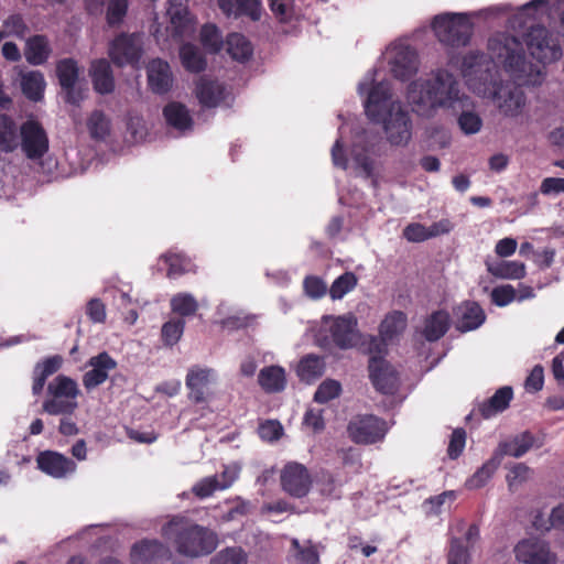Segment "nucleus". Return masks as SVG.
Returning <instances> with one entry per match:
<instances>
[{"instance_id": "obj_63", "label": "nucleus", "mask_w": 564, "mask_h": 564, "mask_svg": "<svg viewBox=\"0 0 564 564\" xmlns=\"http://www.w3.org/2000/svg\"><path fill=\"white\" fill-rule=\"evenodd\" d=\"M517 293L512 285H502L495 288L491 292L492 302L498 306H506L516 300Z\"/></svg>"}, {"instance_id": "obj_25", "label": "nucleus", "mask_w": 564, "mask_h": 564, "mask_svg": "<svg viewBox=\"0 0 564 564\" xmlns=\"http://www.w3.org/2000/svg\"><path fill=\"white\" fill-rule=\"evenodd\" d=\"M195 95L204 107H217L226 99L227 90L218 80L204 76L196 82Z\"/></svg>"}, {"instance_id": "obj_52", "label": "nucleus", "mask_w": 564, "mask_h": 564, "mask_svg": "<svg viewBox=\"0 0 564 564\" xmlns=\"http://www.w3.org/2000/svg\"><path fill=\"white\" fill-rule=\"evenodd\" d=\"M185 322L181 318L171 319L162 326V339L165 345L173 346L182 337Z\"/></svg>"}, {"instance_id": "obj_41", "label": "nucleus", "mask_w": 564, "mask_h": 564, "mask_svg": "<svg viewBox=\"0 0 564 564\" xmlns=\"http://www.w3.org/2000/svg\"><path fill=\"white\" fill-rule=\"evenodd\" d=\"M488 271L500 279L519 280L525 276V265L519 261L488 263Z\"/></svg>"}, {"instance_id": "obj_31", "label": "nucleus", "mask_w": 564, "mask_h": 564, "mask_svg": "<svg viewBox=\"0 0 564 564\" xmlns=\"http://www.w3.org/2000/svg\"><path fill=\"white\" fill-rule=\"evenodd\" d=\"M258 381L264 391L270 393L280 392L286 386L285 371L280 366L264 367L259 372Z\"/></svg>"}, {"instance_id": "obj_27", "label": "nucleus", "mask_w": 564, "mask_h": 564, "mask_svg": "<svg viewBox=\"0 0 564 564\" xmlns=\"http://www.w3.org/2000/svg\"><path fill=\"white\" fill-rule=\"evenodd\" d=\"M163 115L166 123L181 133L192 130L193 118L186 108L181 102L172 101L163 109Z\"/></svg>"}, {"instance_id": "obj_26", "label": "nucleus", "mask_w": 564, "mask_h": 564, "mask_svg": "<svg viewBox=\"0 0 564 564\" xmlns=\"http://www.w3.org/2000/svg\"><path fill=\"white\" fill-rule=\"evenodd\" d=\"M37 468L53 478L65 477L69 469L68 458L55 451H44L36 456Z\"/></svg>"}, {"instance_id": "obj_8", "label": "nucleus", "mask_w": 564, "mask_h": 564, "mask_svg": "<svg viewBox=\"0 0 564 564\" xmlns=\"http://www.w3.org/2000/svg\"><path fill=\"white\" fill-rule=\"evenodd\" d=\"M382 58L391 75L400 80L413 77L420 68L417 52L403 41H395L388 45Z\"/></svg>"}, {"instance_id": "obj_16", "label": "nucleus", "mask_w": 564, "mask_h": 564, "mask_svg": "<svg viewBox=\"0 0 564 564\" xmlns=\"http://www.w3.org/2000/svg\"><path fill=\"white\" fill-rule=\"evenodd\" d=\"M377 137L368 131L357 132L350 150L351 162L357 173L364 177H372L375 162L368 156L373 149Z\"/></svg>"}, {"instance_id": "obj_48", "label": "nucleus", "mask_w": 564, "mask_h": 564, "mask_svg": "<svg viewBox=\"0 0 564 564\" xmlns=\"http://www.w3.org/2000/svg\"><path fill=\"white\" fill-rule=\"evenodd\" d=\"M462 113L458 117V126L465 134H476L481 130L482 119L480 116L468 108L460 109Z\"/></svg>"}, {"instance_id": "obj_62", "label": "nucleus", "mask_w": 564, "mask_h": 564, "mask_svg": "<svg viewBox=\"0 0 564 564\" xmlns=\"http://www.w3.org/2000/svg\"><path fill=\"white\" fill-rule=\"evenodd\" d=\"M544 384V369L542 366L536 365L533 367L524 381V389L530 393H535L543 388Z\"/></svg>"}, {"instance_id": "obj_29", "label": "nucleus", "mask_w": 564, "mask_h": 564, "mask_svg": "<svg viewBox=\"0 0 564 564\" xmlns=\"http://www.w3.org/2000/svg\"><path fill=\"white\" fill-rule=\"evenodd\" d=\"M20 86L26 98L39 101L43 97L46 83L41 72L29 70L20 74Z\"/></svg>"}, {"instance_id": "obj_2", "label": "nucleus", "mask_w": 564, "mask_h": 564, "mask_svg": "<svg viewBox=\"0 0 564 564\" xmlns=\"http://www.w3.org/2000/svg\"><path fill=\"white\" fill-rule=\"evenodd\" d=\"M460 74L468 88L479 97L494 101L499 112L507 118H523L527 97L520 85L502 83L491 70L484 55L467 53L460 63Z\"/></svg>"}, {"instance_id": "obj_64", "label": "nucleus", "mask_w": 564, "mask_h": 564, "mask_svg": "<svg viewBox=\"0 0 564 564\" xmlns=\"http://www.w3.org/2000/svg\"><path fill=\"white\" fill-rule=\"evenodd\" d=\"M241 465L238 463H230L224 467V470L218 476L219 487L225 490L229 488L239 477Z\"/></svg>"}, {"instance_id": "obj_33", "label": "nucleus", "mask_w": 564, "mask_h": 564, "mask_svg": "<svg viewBox=\"0 0 564 564\" xmlns=\"http://www.w3.org/2000/svg\"><path fill=\"white\" fill-rule=\"evenodd\" d=\"M62 358L53 356L40 361L35 365L33 370V386L32 391L34 394L42 392L46 379L55 373L62 367Z\"/></svg>"}, {"instance_id": "obj_39", "label": "nucleus", "mask_w": 564, "mask_h": 564, "mask_svg": "<svg viewBox=\"0 0 564 564\" xmlns=\"http://www.w3.org/2000/svg\"><path fill=\"white\" fill-rule=\"evenodd\" d=\"M26 61L32 65H41L50 56V46L47 40L42 35H35L26 41L24 51Z\"/></svg>"}, {"instance_id": "obj_51", "label": "nucleus", "mask_w": 564, "mask_h": 564, "mask_svg": "<svg viewBox=\"0 0 564 564\" xmlns=\"http://www.w3.org/2000/svg\"><path fill=\"white\" fill-rule=\"evenodd\" d=\"M269 7L274 17L281 22H288L299 15L291 0H269Z\"/></svg>"}, {"instance_id": "obj_46", "label": "nucleus", "mask_w": 564, "mask_h": 564, "mask_svg": "<svg viewBox=\"0 0 564 564\" xmlns=\"http://www.w3.org/2000/svg\"><path fill=\"white\" fill-rule=\"evenodd\" d=\"M171 308L181 316H189L196 313L198 303L189 293H177L171 299Z\"/></svg>"}, {"instance_id": "obj_13", "label": "nucleus", "mask_w": 564, "mask_h": 564, "mask_svg": "<svg viewBox=\"0 0 564 564\" xmlns=\"http://www.w3.org/2000/svg\"><path fill=\"white\" fill-rule=\"evenodd\" d=\"M389 427L387 423L373 415H364L352 419L347 433L350 440L357 444H373L383 440Z\"/></svg>"}, {"instance_id": "obj_15", "label": "nucleus", "mask_w": 564, "mask_h": 564, "mask_svg": "<svg viewBox=\"0 0 564 564\" xmlns=\"http://www.w3.org/2000/svg\"><path fill=\"white\" fill-rule=\"evenodd\" d=\"M22 151L30 160H40L48 150V139L35 120L25 121L20 128Z\"/></svg>"}, {"instance_id": "obj_34", "label": "nucleus", "mask_w": 564, "mask_h": 564, "mask_svg": "<svg viewBox=\"0 0 564 564\" xmlns=\"http://www.w3.org/2000/svg\"><path fill=\"white\" fill-rule=\"evenodd\" d=\"M512 389L502 387L482 404L479 405V412L485 419H489L499 412L506 410L512 399Z\"/></svg>"}, {"instance_id": "obj_28", "label": "nucleus", "mask_w": 564, "mask_h": 564, "mask_svg": "<svg viewBox=\"0 0 564 564\" xmlns=\"http://www.w3.org/2000/svg\"><path fill=\"white\" fill-rule=\"evenodd\" d=\"M456 315L458 317L457 328L462 332L476 329L485 321L484 311L475 302H466L458 306Z\"/></svg>"}, {"instance_id": "obj_4", "label": "nucleus", "mask_w": 564, "mask_h": 564, "mask_svg": "<svg viewBox=\"0 0 564 564\" xmlns=\"http://www.w3.org/2000/svg\"><path fill=\"white\" fill-rule=\"evenodd\" d=\"M487 50L490 59L484 53H474L485 56L491 64L494 74L497 75L496 67L500 65L522 85L535 86L543 82L542 67L525 62L522 43L514 35L507 32L495 33L488 40Z\"/></svg>"}, {"instance_id": "obj_57", "label": "nucleus", "mask_w": 564, "mask_h": 564, "mask_svg": "<svg viewBox=\"0 0 564 564\" xmlns=\"http://www.w3.org/2000/svg\"><path fill=\"white\" fill-rule=\"evenodd\" d=\"M128 10V0H109L107 7V22L117 25L122 22Z\"/></svg>"}, {"instance_id": "obj_23", "label": "nucleus", "mask_w": 564, "mask_h": 564, "mask_svg": "<svg viewBox=\"0 0 564 564\" xmlns=\"http://www.w3.org/2000/svg\"><path fill=\"white\" fill-rule=\"evenodd\" d=\"M148 83L151 90L162 95L170 91L173 85V74L167 62L155 58L147 66Z\"/></svg>"}, {"instance_id": "obj_5", "label": "nucleus", "mask_w": 564, "mask_h": 564, "mask_svg": "<svg viewBox=\"0 0 564 564\" xmlns=\"http://www.w3.org/2000/svg\"><path fill=\"white\" fill-rule=\"evenodd\" d=\"M162 535L178 555L187 558L208 555L218 545V538L213 531L180 517L162 528Z\"/></svg>"}, {"instance_id": "obj_32", "label": "nucleus", "mask_w": 564, "mask_h": 564, "mask_svg": "<svg viewBox=\"0 0 564 564\" xmlns=\"http://www.w3.org/2000/svg\"><path fill=\"white\" fill-rule=\"evenodd\" d=\"M218 6L227 15H249L252 20L260 18L259 0H218Z\"/></svg>"}, {"instance_id": "obj_60", "label": "nucleus", "mask_w": 564, "mask_h": 564, "mask_svg": "<svg viewBox=\"0 0 564 564\" xmlns=\"http://www.w3.org/2000/svg\"><path fill=\"white\" fill-rule=\"evenodd\" d=\"M282 425L278 421L269 420L259 425L258 433L263 441L273 442L281 437Z\"/></svg>"}, {"instance_id": "obj_35", "label": "nucleus", "mask_w": 564, "mask_h": 564, "mask_svg": "<svg viewBox=\"0 0 564 564\" xmlns=\"http://www.w3.org/2000/svg\"><path fill=\"white\" fill-rule=\"evenodd\" d=\"M180 58L183 67L191 73H200L207 65L202 51L191 43H185L180 47Z\"/></svg>"}, {"instance_id": "obj_37", "label": "nucleus", "mask_w": 564, "mask_h": 564, "mask_svg": "<svg viewBox=\"0 0 564 564\" xmlns=\"http://www.w3.org/2000/svg\"><path fill=\"white\" fill-rule=\"evenodd\" d=\"M324 360L315 355H307L302 358L296 368L299 378L307 383H311L319 378L324 373Z\"/></svg>"}, {"instance_id": "obj_3", "label": "nucleus", "mask_w": 564, "mask_h": 564, "mask_svg": "<svg viewBox=\"0 0 564 564\" xmlns=\"http://www.w3.org/2000/svg\"><path fill=\"white\" fill-rule=\"evenodd\" d=\"M406 101L414 113L424 118L434 117L441 108L458 110L473 105L457 78L446 69H437L427 77L411 82L406 88Z\"/></svg>"}, {"instance_id": "obj_19", "label": "nucleus", "mask_w": 564, "mask_h": 564, "mask_svg": "<svg viewBox=\"0 0 564 564\" xmlns=\"http://www.w3.org/2000/svg\"><path fill=\"white\" fill-rule=\"evenodd\" d=\"M44 410L50 414H63L70 408V379L58 376L48 384V399Z\"/></svg>"}, {"instance_id": "obj_50", "label": "nucleus", "mask_w": 564, "mask_h": 564, "mask_svg": "<svg viewBox=\"0 0 564 564\" xmlns=\"http://www.w3.org/2000/svg\"><path fill=\"white\" fill-rule=\"evenodd\" d=\"M341 386L337 380L326 379L317 388L314 400L317 403H327L328 401L339 397Z\"/></svg>"}, {"instance_id": "obj_20", "label": "nucleus", "mask_w": 564, "mask_h": 564, "mask_svg": "<svg viewBox=\"0 0 564 564\" xmlns=\"http://www.w3.org/2000/svg\"><path fill=\"white\" fill-rule=\"evenodd\" d=\"M166 14L170 17L169 31L172 36L186 39L195 33V24L188 14L184 0H169Z\"/></svg>"}, {"instance_id": "obj_47", "label": "nucleus", "mask_w": 564, "mask_h": 564, "mask_svg": "<svg viewBox=\"0 0 564 564\" xmlns=\"http://www.w3.org/2000/svg\"><path fill=\"white\" fill-rule=\"evenodd\" d=\"M357 285V276L352 272H346L338 276L329 289L333 300H340Z\"/></svg>"}, {"instance_id": "obj_56", "label": "nucleus", "mask_w": 564, "mask_h": 564, "mask_svg": "<svg viewBox=\"0 0 564 564\" xmlns=\"http://www.w3.org/2000/svg\"><path fill=\"white\" fill-rule=\"evenodd\" d=\"M56 74L62 88L64 89L63 98L66 102H70V59L64 58L56 66Z\"/></svg>"}, {"instance_id": "obj_18", "label": "nucleus", "mask_w": 564, "mask_h": 564, "mask_svg": "<svg viewBox=\"0 0 564 564\" xmlns=\"http://www.w3.org/2000/svg\"><path fill=\"white\" fill-rule=\"evenodd\" d=\"M369 376L376 389L386 394H392L399 386L395 369L382 357L372 356L369 360Z\"/></svg>"}, {"instance_id": "obj_24", "label": "nucleus", "mask_w": 564, "mask_h": 564, "mask_svg": "<svg viewBox=\"0 0 564 564\" xmlns=\"http://www.w3.org/2000/svg\"><path fill=\"white\" fill-rule=\"evenodd\" d=\"M132 564H151L170 557V551L158 540H143L131 549Z\"/></svg>"}, {"instance_id": "obj_55", "label": "nucleus", "mask_w": 564, "mask_h": 564, "mask_svg": "<svg viewBox=\"0 0 564 564\" xmlns=\"http://www.w3.org/2000/svg\"><path fill=\"white\" fill-rule=\"evenodd\" d=\"M511 6L508 3H499L482 8L480 10L470 12L471 19H482L485 21L496 20L511 11Z\"/></svg>"}, {"instance_id": "obj_36", "label": "nucleus", "mask_w": 564, "mask_h": 564, "mask_svg": "<svg viewBox=\"0 0 564 564\" xmlns=\"http://www.w3.org/2000/svg\"><path fill=\"white\" fill-rule=\"evenodd\" d=\"M448 327V313L445 311H437L426 318L423 335L427 340L434 341L440 339L447 332Z\"/></svg>"}, {"instance_id": "obj_9", "label": "nucleus", "mask_w": 564, "mask_h": 564, "mask_svg": "<svg viewBox=\"0 0 564 564\" xmlns=\"http://www.w3.org/2000/svg\"><path fill=\"white\" fill-rule=\"evenodd\" d=\"M451 534L447 564H470V551L479 540L478 527L457 520Z\"/></svg>"}, {"instance_id": "obj_1", "label": "nucleus", "mask_w": 564, "mask_h": 564, "mask_svg": "<svg viewBox=\"0 0 564 564\" xmlns=\"http://www.w3.org/2000/svg\"><path fill=\"white\" fill-rule=\"evenodd\" d=\"M377 70L368 72L358 84L367 117L382 127L386 141L395 148L406 147L412 139L413 123L402 102L392 98L389 82L376 79Z\"/></svg>"}, {"instance_id": "obj_45", "label": "nucleus", "mask_w": 564, "mask_h": 564, "mask_svg": "<svg viewBox=\"0 0 564 564\" xmlns=\"http://www.w3.org/2000/svg\"><path fill=\"white\" fill-rule=\"evenodd\" d=\"M532 474V469L523 463L511 465L506 476L509 489L511 491L518 490V488L531 479Z\"/></svg>"}, {"instance_id": "obj_42", "label": "nucleus", "mask_w": 564, "mask_h": 564, "mask_svg": "<svg viewBox=\"0 0 564 564\" xmlns=\"http://www.w3.org/2000/svg\"><path fill=\"white\" fill-rule=\"evenodd\" d=\"M292 555L296 564H319V553L311 541L300 543L297 539H292Z\"/></svg>"}, {"instance_id": "obj_7", "label": "nucleus", "mask_w": 564, "mask_h": 564, "mask_svg": "<svg viewBox=\"0 0 564 564\" xmlns=\"http://www.w3.org/2000/svg\"><path fill=\"white\" fill-rule=\"evenodd\" d=\"M436 37L451 46H465L474 32L470 13H445L434 18L432 23Z\"/></svg>"}, {"instance_id": "obj_43", "label": "nucleus", "mask_w": 564, "mask_h": 564, "mask_svg": "<svg viewBox=\"0 0 564 564\" xmlns=\"http://www.w3.org/2000/svg\"><path fill=\"white\" fill-rule=\"evenodd\" d=\"M228 54L237 61H247L252 54L251 43L241 34L232 33L226 42Z\"/></svg>"}, {"instance_id": "obj_40", "label": "nucleus", "mask_w": 564, "mask_h": 564, "mask_svg": "<svg viewBox=\"0 0 564 564\" xmlns=\"http://www.w3.org/2000/svg\"><path fill=\"white\" fill-rule=\"evenodd\" d=\"M500 465L501 460L494 453L492 456L466 480V487L468 489H478L484 487Z\"/></svg>"}, {"instance_id": "obj_11", "label": "nucleus", "mask_w": 564, "mask_h": 564, "mask_svg": "<svg viewBox=\"0 0 564 564\" xmlns=\"http://www.w3.org/2000/svg\"><path fill=\"white\" fill-rule=\"evenodd\" d=\"M218 381V373L214 368L194 365L186 375L185 384L188 398L195 403L206 402L213 394V386Z\"/></svg>"}, {"instance_id": "obj_21", "label": "nucleus", "mask_w": 564, "mask_h": 564, "mask_svg": "<svg viewBox=\"0 0 564 564\" xmlns=\"http://www.w3.org/2000/svg\"><path fill=\"white\" fill-rule=\"evenodd\" d=\"M90 369L84 375L83 383L87 389H94L104 383L109 372L117 367L116 360L107 352H101L89 359Z\"/></svg>"}, {"instance_id": "obj_22", "label": "nucleus", "mask_w": 564, "mask_h": 564, "mask_svg": "<svg viewBox=\"0 0 564 564\" xmlns=\"http://www.w3.org/2000/svg\"><path fill=\"white\" fill-rule=\"evenodd\" d=\"M534 446L539 447L534 435L530 432H522L500 442L494 453L502 462L505 456L520 458Z\"/></svg>"}, {"instance_id": "obj_58", "label": "nucleus", "mask_w": 564, "mask_h": 564, "mask_svg": "<svg viewBox=\"0 0 564 564\" xmlns=\"http://www.w3.org/2000/svg\"><path fill=\"white\" fill-rule=\"evenodd\" d=\"M26 25L23 19L18 15H11L3 22V31L4 37L7 36H17L19 39H23L26 33Z\"/></svg>"}, {"instance_id": "obj_44", "label": "nucleus", "mask_w": 564, "mask_h": 564, "mask_svg": "<svg viewBox=\"0 0 564 564\" xmlns=\"http://www.w3.org/2000/svg\"><path fill=\"white\" fill-rule=\"evenodd\" d=\"M87 128L91 138L105 140L111 130L110 119L102 111L95 110L87 120Z\"/></svg>"}, {"instance_id": "obj_54", "label": "nucleus", "mask_w": 564, "mask_h": 564, "mask_svg": "<svg viewBox=\"0 0 564 564\" xmlns=\"http://www.w3.org/2000/svg\"><path fill=\"white\" fill-rule=\"evenodd\" d=\"M162 260L169 265L167 275L176 276L191 270V262L182 254L166 253Z\"/></svg>"}, {"instance_id": "obj_10", "label": "nucleus", "mask_w": 564, "mask_h": 564, "mask_svg": "<svg viewBox=\"0 0 564 564\" xmlns=\"http://www.w3.org/2000/svg\"><path fill=\"white\" fill-rule=\"evenodd\" d=\"M527 46L532 57L540 62L542 69L544 67L541 64L557 61L562 55L557 40L542 25L530 29L527 34Z\"/></svg>"}, {"instance_id": "obj_59", "label": "nucleus", "mask_w": 564, "mask_h": 564, "mask_svg": "<svg viewBox=\"0 0 564 564\" xmlns=\"http://www.w3.org/2000/svg\"><path fill=\"white\" fill-rule=\"evenodd\" d=\"M219 486V478L217 475L208 476L200 479L193 487V492L199 498H206L212 496L216 490H221Z\"/></svg>"}, {"instance_id": "obj_12", "label": "nucleus", "mask_w": 564, "mask_h": 564, "mask_svg": "<svg viewBox=\"0 0 564 564\" xmlns=\"http://www.w3.org/2000/svg\"><path fill=\"white\" fill-rule=\"evenodd\" d=\"M514 557L519 564H556L557 556L547 541L530 536L519 541L514 549Z\"/></svg>"}, {"instance_id": "obj_38", "label": "nucleus", "mask_w": 564, "mask_h": 564, "mask_svg": "<svg viewBox=\"0 0 564 564\" xmlns=\"http://www.w3.org/2000/svg\"><path fill=\"white\" fill-rule=\"evenodd\" d=\"M406 327V316L402 312H392L380 324V337L387 343L397 338Z\"/></svg>"}, {"instance_id": "obj_17", "label": "nucleus", "mask_w": 564, "mask_h": 564, "mask_svg": "<svg viewBox=\"0 0 564 564\" xmlns=\"http://www.w3.org/2000/svg\"><path fill=\"white\" fill-rule=\"evenodd\" d=\"M281 485L285 492L301 498L310 491L312 479L308 470L303 465L290 463L281 471Z\"/></svg>"}, {"instance_id": "obj_6", "label": "nucleus", "mask_w": 564, "mask_h": 564, "mask_svg": "<svg viewBox=\"0 0 564 564\" xmlns=\"http://www.w3.org/2000/svg\"><path fill=\"white\" fill-rule=\"evenodd\" d=\"M360 340L357 318L352 314L324 316L317 334V343L323 348L332 345L340 349L355 347Z\"/></svg>"}, {"instance_id": "obj_49", "label": "nucleus", "mask_w": 564, "mask_h": 564, "mask_svg": "<svg viewBox=\"0 0 564 564\" xmlns=\"http://www.w3.org/2000/svg\"><path fill=\"white\" fill-rule=\"evenodd\" d=\"M209 564H248L247 554L240 547H227L218 552Z\"/></svg>"}, {"instance_id": "obj_61", "label": "nucleus", "mask_w": 564, "mask_h": 564, "mask_svg": "<svg viewBox=\"0 0 564 564\" xmlns=\"http://www.w3.org/2000/svg\"><path fill=\"white\" fill-rule=\"evenodd\" d=\"M86 315L94 323H105L107 317L106 305L97 297L90 299L86 304Z\"/></svg>"}, {"instance_id": "obj_30", "label": "nucleus", "mask_w": 564, "mask_h": 564, "mask_svg": "<svg viewBox=\"0 0 564 564\" xmlns=\"http://www.w3.org/2000/svg\"><path fill=\"white\" fill-rule=\"evenodd\" d=\"M90 75L95 89L99 94H109L115 88L111 67L106 59H98L91 64Z\"/></svg>"}, {"instance_id": "obj_14", "label": "nucleus", "mask_w": 564, "mask_h": 564, "mask_svg": "<svg viewBox=\"0 0 564 564\" xmlns=\"http://www.w3.org/2000/svg\"><path fill=\"white\" fill-rule=\"evenodd\" d=\"M108 53L112 63L117 66L139 67L142 56V36L139 34H121L110 43Z\"/></svg>"}, {"instance_id": "obj_53", "label": "nucleus", "mask_w": 564, "mask_h": 564, "mask_svg": "<svg viewBox=\"0 0 564 564\" xmlns=\"http://www.w3.org/2000/svg\"><path fill=\"white\" fill-rule=\"evenodd\" d=\"M200 40L205 48L212 53L218 52L223 44L221 34L213 24H206L202 28Z\"/></svg>"}]
</instances>
